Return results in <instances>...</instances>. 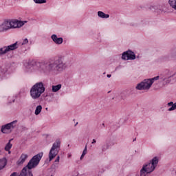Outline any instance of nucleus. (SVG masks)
Wrapping results in <instances>:
<instances>
[{
  "label": "nucleus",
  "mask_w": 176,
  "mask_h": 176,
  "mask_svg": "<svg viewBox=\"0 0 176 176\" xmlns=\"http://www.w3.org/2000/svg\"><path fill=\"white\" fill-rule=\"evenodd\" d=\"M112 76V75L111 74H107V78H111Z\"/></svg>",
  "instance_id": "31"
},
{
  "label": "nucleus",
  "mask_w": 176,
  "mask_h": 176,
  "mask_svg": "<svg viewBox=\"0 0 176 176\" xmlns=\"http://www.w3.org/2000/svg\"><path fill=\"white\" fill-rule=\"evenodd\" d=\"M16 123L17 120H14L10 123L2 125L1 129V133H3V134H9V133H12L14 127H16Z\"/></svg>",
  "instance_id": "7"
},
{
  "label": "nucleus",
  "mask_w": 176,
  "mask_h": 176,
  "mask_svg": "<svg viewBox=\"0 0 176 176\" xmlns=\"http://www.w3.org/2000/svg\"><path fill=\"white\" fill-rule=\"evenodd\" d=\"M61 146V142L60 140H56V142L53 144L52 147L51 148L49 153V162H52V159L56 157L58 155L60 151V147Z\"/></svg>",
  "instance_id": "6"
},
{
  "label": "nucleus",
  "mask_w": 176,
  "mask_h": 176,
  "mask_svg": "<svg viewBox=\"0 0 176 176\" xmlns=\"http://www.w3.org/2000/svg\"><path fill=\"white\" fill-rule=\"evenodd\" d=\"M40 69L43 72H63L67 69L68 65L64 62V57L54 56L47 60L39 63Z\"/></svg>",
  "instance_id": "1"
},
{
  "label": "nucleus",
  "mask_w": 176,
  "mask_h": 176,
  "mask_svg": "<svg viewBox=\"0 0 176 176\" xmlns=\"http://www.w3.org/2000/svg\"><path fill=\"white\" fill-rule=\"evenodd\" d=\"M175 74H173L170 70H166L163 74L160 75V82H163V85H167L171 82V78Z\"/></svg>",
  "instance_id": "8"
},
{
  "label": "nucleus",
  "mask_w": 176,
  "mask_h": 176,
  "mask_svg": "<svg viewBox=\"0 0 176 176\" xmlns=\"http://www.w3.org/2000/svg\"><path fill=\"white\" fill-rule=\"evenodd\" d=\"M78 124V122H76V124H75V126H76Z\"/></svg>",
  "instance_id": "37"
},
{
  "label": "nucleus",
  "mask_w": 176,
  "mask_h": 176,
  "mask_svg": "<svg viewBox=\"0 0 176 176\" xmlns=\"http://www.w3.org/2000/svg\"><path fill=\"white\" fill-rule=\"evenodd\" d=\"M42 112V105H38L36 107V110H35V115H39Z\"/></svg>",
  "instance_id": "19"
},
{
  "label": "nucleus",
  "mask_w": 176,
  "mask_h": 176,
  "mask_svg": "<svg viewBox=\"0 0 176 176\" xmlns=\"http://www.w3.org/2000/svg\"><path fill=\"white\" fill-rule=\"evenodd\" d=\"M14 101H15V99H13V100H12V102H14Z\"/></svg>",
  "instance_id": "35"
},
{
  "label": "nucleus",
  "mask_w": 176,
  "mask_h": 176,
  "mask_svg": "<svg viewBox=\"0 0 176 176\" xmlns=\"http://www.w3.org/2000/svg\"><path fill=\"white\" fill-rule=\"evenodd\" d=\"M55 166H56V165L53 164V165L52 166V168H54Z\"/></svg>",
  "instance_id": "32"
},
{
  "label": "nucleus",
  "mask_w": 176,
  "mask_h": 176,
  "mask_svg": "<svg viewBox=\"0 0 176 176\" xmlns=\"http://www.w3.org/2000/svg\"><path fill=\"white\" fill-rule=\"evenodd\" d=\"M8 162L6 161V159H2L0 160V171L1 170L5 168Z\"/></svg>",
  "instance_id": "16"
},
{
  "label": "nucleus",
  "mask_w": 176,
  "mask_h": 176,
  "mask_svg": "<svg viewBox=\"0 0 176 176\" xmlns=\"http://www.w3.org/2000/svg\"><path fill=\"white\" fill-rule=\"evenodd\" d=\"M174 105V102H170L168 103V107H173Z\"/></svg>",
  "instance_id": "26"
},
{
  "label": "nucleus",
  "mask_w": 176,
  "mask_h": 176,
  "mask_svg": "<svg viewBox=\"0 0 176 176\" xmlns=\"http://www.w3.org/2000/svg\"><path fill=\"white\" fill-rule=\"evenodd\" d=\"M97 141L95 139H93L91 144H96Z\"/></svg>",
  "instance_id": "30"
},
{
  "label": "nucleus",
  "mask_w": 176,
  "mask_h": 176,
  "mask_svg": "<svg viewBox=\"0 0 176 176\" xmlns=\"http://www.w3.org/2000/svg\"><path fill=\"white\" fill-rule=\"evenodd\" d=\"M27 21H19L17 19L5 20L1 25H0V32H5L8 30L12 28H21Z\"/></svg>",
  "instance_id": "2"
},
{
  "label": "nucleus",
  "mask_w": 176,
  "mask_h": 176,
  "mask_svg": "<svg viewBox=\"0 0 176 176\" xmlns=\"http://www.w3.org/2000/svg\"><path fill=\"white\" fill-rule=\"evenodd\" d=\"M35 3L42 4L46 3V0H33Z\"/></svg>",
  "instance_id": "20"
},
{
  "label": "nucleus",
  "mask_w": 176,
  "mask_h": 176,
  "mask_svg": "<svg viewBox=\"0 0 176 176\" xmlns=\"http://www.w3.org/2000/svg\"><path fill=\"white\" fill-rule=\"evenodd\" d=\"M122 60H135V54L131 50H128L122 53Z\"/></svg>",
  "instance_id": "10"
},
{
  "label": "nucleus",
  "mask_w": 176,
  "mask_h": 176,
  "mask_svg": "<svg viewBox=\"0 0 176 176\" xmlns=\"http://www.w3.org/2000/svg\"><path fill=\"white\" fill-rule=\"evenodd\" d=\"M98 17H100V19H109V14H105L104 12L102 11H98Z\"/></svg>",
  "instance_id": "15"
},
{
  "label": "nucleus",
  "mask_w": 176,
  "mask_h": 176,
  "mask_svg": "<svg viewBox=\"0 0 176 176\" xmlns=\"http://www.w3.org/2000/svg\"><path fill=\"white\" fill-rule=\"evenodd\" d=\"M9 104H12V102H9Z\"/></svg>",
  "instance_id": "36"
},
{
  "label": "nucleus",
  "mask_w": 176,
  "mask_h": 176,
  "mask_svg": "<svg viewBox=\"0 0 176 176\" xmlns=\"http://www.w3.org/2000/svg\"><path fill=\"white\" fill-rule=\"evenodd\" d=\"M102 126H103L104 127H105V124L102 123Z\"/></svg>",
  "instance_id": "34"
},
{
  "label": "nucleus",
  "mask_w": 176,
  "mask_h": 176,
  "mask_svg": "<svg viewBox=\"0 0 176 176\" xmlns=\"http://www.w3.org/2000/svg\"><path fill=\"white\" fill-rule=\"evenodd\" d=\"M159 163V158L157 157H154L150 162L146 164L143 166L140 170V176H146V174H151L155 171V168L157 166Z\"/></svg>",
  "instance_id": "3"
},
{
  "label": "nucleus",
  "mask_w": 176,
  "mask_h": 176,
  "mask_svg": "<svg viewBox=\"0 0 176 176\" xmlns=\"http://www.w3.org/2000/svg\"><path fill=\"white\" fill-rule=\"evenodd\" d=\"M136 140H137V138H135V139H133V142H134Z\"/></svg>",
  "instance_id": "33"
},
{
  "label": "nucleus",
  "mask_w": 176,
  "mask_h": 176,
  "mask_svg": "<svg viewBox=\"0 0 176 176\" xmlns=\"http://www.w3.org/2000/svg\"><path fill=\"white\" fill-rule=\"evenodd\" d=\"M85 154L82 153L81 156H80V160H82V159H83L85 157Z\"/></svg>",
  "instance_id": "29"
},
{
  "label": "nucleus",
  "mask_w": 176,
  "mask_h": 176,
  "mask_svg": "<svg viewBox=\"0 0 176 176\" xmlns=\"http://www.w3.org/2000/svg\"><path fill=\"white\" fill-rule=\"evenodd\" d=\"M175 109H176V102L173 103V107H170L168 111H175Z\"/></svg>",
  "instance_id": "21"
},
{
  "label": "nucleus",
  "mask_w": 176,
  "mask_h": 176,
  "mask_svg": "<svg viewBox=\"0 0 176 176\" xmlns=\"http://www.w3.org/2000/svg\"><path fill=\"white\" fill-rule=\"evenodd\" d=\"M60 89H61V84H58L57 85L52 86L53 93H57V91H58V90H60Z\"/></svg>",
  "instance_id": "17"
},
{
  "label": "nucleus",
  "mask_w": 176,
  "mask_h": 176,
  "mask_svg": "<svg viewBox=\"0 0 176 176\" xmlns=\"http://www.w3.org/2000/svg\"><path fill=\"white\" fill-rule=\"evenodd\" d=\"M18 48H19V45H17V42L8 46H4L0 48V56H4V54L9 53V52L16 50V49H18Z\"/></svg>",
  "instance_id": "9"
},
{
  "label": "nucleus",
  "mask_w": 176,
  "mask_h": 176,
  "mask_svg": "<svg viewBox=\"0 0 176 176\" xmlns=\"http://www.w3.org/2000/svg\"><path fill=\"white\" fill-rule=\"evenodd\" d=\"M27 43H28V39L25 38L22 43V45H27Z\"/></svg>",
  "instance_id": "25"
},
{
  "label": "nucleus",
  "mask_w": 176,
  "mask_h": 176,
  "mask_svg": "<svg viewBox=\"0 0 176 176\" xmlns=\"http://www.w3.org/2000/svg\"><path fill=\"white\" fill-rule=\"evenodd\" d=\"M60 162V155H58V156H57V157H56V160H55V163H57V162Z\"/></svg>",
  "instance_id": "27"
},
{
  "label": "nucleus",
  "mask_w": 176,
  "mask_h": 176,
  "mask_svg": "<svg viewBox=\"0 0 176 176\" xmlns=\"http://www.w3.org/2000/svg\"><path fill=\"white\" fill-rule=\"evenodd\" d=\"M149 9H150V10H153V9H154V10H157V7L155 6H150Z\"/></svg>",
  "instance_id": "24"
},
{
  "label": "nucleus",
  "mask_w": 176,
  "mask_h": 176,
  "mask_svg": "<svg viewBox=\"0 0 176 176\" xmlns=\"http://www.w3.org/2000/svg\"><path fill=\"white\" fill-rule=\"evenodd\" d=\"M10 176H17V172L12 173Z\"/></svg>",
  "instance_id": "28"
},
{
  "label": "nucleus",
  "mask_w": 176,
  "mask_h": 176,
  "mask_svg": "<svg viewBox=\"0 0 176 176\" xmlns=\"http://www.w3.org/2000/svg\"><path fill=\"white\" fill-rule=\"evenodd\" d=\"M160 80V75L150 79H145L135 87L137 90H149L155 80Z\"/></svg>",
  "instance_id": "5"
},
{
  "label": "nucleus",
  "mask_w": 176,
  "mask_h": 176,
  "mask_svg": "<svg viewBox=\"0 0 176 176\" xmlns=\"http://www.w3.org/2000/svg\"><path fill=\"white\" fill-rule=\"evenodd\" d=\"M0 71L1 74H6L8 72V69L6 68H2V67H0Z\"/></svg>",
  "instance_id": "22"
},
{
  "label": "nucleus",
  "mask_w": 176,
  "mask_h": 176,
  "mask_svg": "<svg viewBox=\"0 0 176 176\" xmlns=\"http://www.w3.org/2000/svg\"><path fill=\"white\" fill-rule=\"evenodd\" d=\"M51 38L56 45H61L64 42L63 37H58L56 34H52Z\"/></svg>",
  "instance_id": "11"
},
{
  "label": "nucleus",
  "mask_w": 176,
  "mask_h": 176,
  "mask_svg": "<svg viewBox=\"0 0 176 176\" xmlns=\"http://www.w3.org/2000/svg\"><path fill=\"white\" fill-rule=\"evenodd\" d=\"M28 159V155L27 154H21V157L16 162L17 166H21V164H24L25 160Z\"/></svg>",
  "instance_id": "13"
},
{
  "label": "nucleus",
  "mask_w": 176,
  "mask_h": 176,
  "mask_svg": "<svg viewBox=\"0 0 176 176\" xmlns=\"http://www.w3.org/2000/svg\"><path fill=\"white\" fill-rule=\"evenodd\" d=\"M45 84L42 82H36L30 89V97H32L33 100H38V98L45 93Z\"/></svg>",
  "instance_id": "4"
},
{
  "label": "nucleus",
  "mask_w": 176,
  "mask_h": 176,
  "mask_svg": "<svg viewBox=\"0 0 176 176\" xmlns=\"http://www.w3.org/2000/svg\"><path fill=\"white\" fill-rule=\"evenodd\" d=\"M168 3L173 9L176 10V0H169Z\"/></svg>",
  "instance_id": "18"
},
{
  "label": "nucleus",
  "mask_w": 176,
  "mask_h": 176,
  "mask_svg": "<svg viewBox=\"0 0 176 176\" xmlns=\"http://www.w3.org/2000/svg\"><path fill=\"white\" fill-rule=\"evenodd\" d=\"M115 143L111 140H106V143L102 146V152H105L107 149H109L111 146H113Z\"/></svg>",
  "instance_id": "12"
},
{
  "label": "nucleus",
  "mask_w": 176,
  "mask_h": 176,
  "mask_svg": "<svg viewBox=\"0 0 176 176\" xmlns=\"http://www.w3.org/2000/svg\"><path fill=\"white\" fill-rule=\"evenodd\" d=\"M86 153H87V145L85 146V147L82 151L83 155H86Z\"/></svg>",
  "instance_id": "23"
},
{
  "label": "nucleus",
  "mask_w": 176,
  "mask_h": 176,
  "mask_svg": "<svg viewBox=\"0 0 176 176\" xmlns=\"http://www.w3.org/2000/svg\"><path fill=\"white\" fill-rule=\"evenodd\" d=\"M11 141H13V139H10L5 146V151L9 153H10V149H12V146H13V144L10 143Z\"/></svg>",
  "instance_id": "14"
}]
</instances>
